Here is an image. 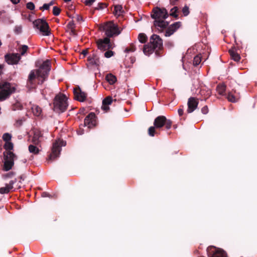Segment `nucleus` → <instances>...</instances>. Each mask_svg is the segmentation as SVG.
I'll return each instance as SVG.
<instances>
[{
    "label": "nucleus",
    "instance_id": "nucleus-1",
    "mask_svg": "<svg viewBox=\"0 0 257 257\" xmlns=\"http://www.w3.org/2000/svg\"><path fill=\"white\" fill-rule=\"evenodd\" d=\"M50 69V62L49 60H46L39 69L31 71L28 76V85L33 84L36 79L39 81V83L42 84L47 78Z\"/></svg>",
    "mask_w": 257,
    "mask_h": 257
},
{
    "label": "nucleus",
    "instance_id": "nucleus-2",
    "mask_svg": "<svg viewBox=\"0 0 257 257\" xmlns=\"http://www.w3.org/2000/svg\"><path fill=\"white\" fill-rule=\"evenodd\" d=\"M100 29L105 32V34L108 37L117 36L120 34V30L113 22L110 21L103 24Z\"/></svg>",
    "mask_w": 257,
    "mask_h": 257
},
{
    "label": "nucleus",
    "instance_id": "nucleus-3",
    "mask_svg": "<svg viewBox=\"0 0 257 257\" xmlns=\"http://www.w3.org/2000/svg\"><path fill=\"white\" fill-rule=\"evenodd\" d=\"M67 100L66 96L63 94L56 95L54 102V109L57 111H64L68 106Z\"/></svg>",
    "mask_w": 257,
    "mask_h": 257
},
{
    "label": "nucleus",
    "instance_id": "nucleus-4",
    "mask_svg": "<svg viewBox=\"0 0 257 257\" xmlns=\"http://www.w3.org/2000/svg\"><path fill=\"white\" fill-rule=\"evenodd\" d=\"M15 91V88L8 82L0 83V101L7 99Z\"/></svg>",
    "mask_w": 257,
    "mask_h": 257
},
{
    "label": "nucleus",
    "instance_id": "nucleus-5",
    "mask_svg": "<svg viewBox=\"0 0 257 257\" xmlns=\"http://www.w3.org/2000/svg\"><path fill=\"white\" fill-rule=\"evenodd\" d=\"M4 156V170L8 171L13 168L14 161L17 159V156L12 152H5Z\"/></svg>",
    "mask_w": 257,
    "mask_h": 257
},
{
    "label": "nucleus",
    "instance_id": "nucleus-6",
    "mask_svg": "<svg viewBox=\"0 0 257 257\" xmlns=\"http://www.w3.org/2000/svg\"><path fill=\"white\" fill-rule=\"evenodd\" d=\"M65 145L66 142L65 141L60 139L56 140L53 143L52 149V153L49 157L48 160L53 161L57 157H58L61 152V147L65 146Z\"/></svg>",
    "mask_w": 257,
    "mask_h": 257
},
{
    "label": "nucleus",
    "instance_id": "nucleus-7",
    "mask_svg": "<svg viewBox=\"0 0 257 257\" xmlns=\"http://www.w3.org/2000/svg\"><path fill=\"white\" fill-rule=\"evenodd\" d=\"M35 28L39 30L43 36H49L50 34L48 23L43 20L37 19L33 22Z\"/></svg>",
    "mask_w": 257,
    "mask_h": 257
},
{
    "label": "nucleus",
    "instance_id": "nucleus-8",
    "mask_svg": "<svg viewBox=\"0 0 257 257\" xmlns=\"http://www.w3.org/2000/svg\"><path fill=\"white\" fill-rule=\"evenodd\" d=\"M172 122L170 119H167L164 116L161 115L157 117L154 122V125L156 128H159L165 126L167 130L171 128Z\"/></svg>",
    "mask_w": 257,
    "mask_h": 257
},
{
    "label": "nucleus",
    "instance_id": "nucleus-9",
    "mask_svg": "<svg viewBox=\"0 0 257 257\" xmlns=\"http://www.w3.org/2000/svg\"><path fill=\"white\" fill-rule=\"evenodd\" d=\"M168 13L165 8H159L156 7L153 10L151 17L155 19V21L166 19L168 17Z\"/></svg>",
    "mask_w": 257,
    "mask_h": 257
},
{
    "label": "nucleus",
    "instance_id": "nucleus-10",
    "mask_svg": "<svg viewBox=\"0 0 257 257\" xmlns=\"http://www.w3.org/2000/svg\"><path fill=\"white\" fill-rule=\"evenodd\" d=\"M209 257H225V252L220 248H216L215 247L210 246L207 248Z\"/></svg>",
    "mask_w": 257,
    "mask_h": 257
},
{
    "label": "nucleus",
    "instance_id": "nucleus-11",
    "mask_svg": "<svg viewBox=\"0 0 257 257\" xmlns=\"http://www.w3.org/2000/svg\"><path fill=\"white\" fill-rule=\"evenodd\" d=\"M5 61L10 65H14L18 63L21 59L20 55L18 53L7 54L5 56Z\"/></svg>",
    "mask_w": 257,
    "mask_h": 257
},
{
    "label": "nucleus",
    "instance_id": "nucleus-12",
    "mask_svg": "<svg viewBox=\"0 0 257 257\" xmlns=\"http://www.w3.org/2000/svg\"><path fill=\"white\" fill-rule=\"evenodd\" d=\"M97 45L98 49L101 51H105L110 48V39L106 37L103 39H99L97 41Z\"/></svg>",
    "mask_w": 257,
    "mask_h": 257
},
{
    "label": "nucleus",
    "instance_id": "nucleus-13",
    "mask_svg": "<svg viewBox=\"0 0 257 257\" xmlns=\"http://www.w3.org/2000/svg\"><path fill=\"white\" fill-rule=\"evenodd\" d=\"M84 124L88 128L95 126L96 124L95 114L93 112L90 113L84 119Z\"/></svg>",
    "mask_w": 257,
    "mask_h": 257
},
{
    "label": "nucleus",
    "instance_id": "nucleus-14",
    "mask_svg": "<svg viewBox=\"0 0 257 257\" xmlns=\"http://www.w3.org/2000/svg\"><path fill=\"white\" fill-rule=\"evenodd\" d=\"M150 43L155 49H160L163 45V41L159 36L154 34L150 38Z\"/></svg>",
    "mask_w": 257,
    "mask_h": 257
},
{
    "label": "nucleus",
    "instance_id": "nucleus-15",
    "mask_svg": "<svg viewBox=\"0 0 257 257\" xmlns=\"http://www.w3.org/2000/svg\"><path fill=\"white\" fill-rule=\"evenodd\" d=\"M198 100L195 97H190L188 99L187 105L188 108L187 111L188 113H191L194 111L198 105Z\"/></svg>",
    "mask_w": 257,
    "mask_h": 257
},
{
    "label": "nucleus",
    "instance_id": "nucleus-16",
    "mask_svg": "<svg viewBox=\"0 0 257 257\" xmlns=\"http://www.w3.org/2000/svg\"><path fill=\"white\" fill-rule=\"evenodd\" d=\"M181 26V23L180 22H175L170 25L167 29L165 32V36L169 37L172 35Z\"/></svg>",
    "mask_w": 257,
    "mask_h": 257
},
{
    "label": "nucleus",
    "instance_id": "nucleus-17",
    "mask_svg": "<svg viewBox=\"0 0 257 257\" xmlns=\"http://www.w3.org/2000/svg\"><path fill=\"white\" fill-rule=\"evenodd\" d=\"M75 98L77 100L83 102L85 101L87 94L84 92L82 91L79 88H74L73 90Z\"/></svg>",
    "mask_w": 257,
    "mask_h": 257
},
{
    "label": "nucleus",
    "instance_id": "nucleus-18",
    "mask_svg": "<svg viewBox=\"0 0 257 257\" xmlns=\"http://www.w3.org/2000/svg\"><path fill=\"white\" fill-rule=\"evenodd\" d=\"M16 182V179L11 180L9 184H6L5 187L0 188V194H7L13 188L14 184Z\"/></svg>",
    "mask_w": 257,
    "mask_h": 257
},
{
    "label": "nucleus",
    "instance_id": "nucleus-19",
    "mask_svg": "<svg viewBox=\"0 0 257 257\" xmlns=\"http://www.w3.org/2000/svg\"><path fill=\"white\" fill-rule=\"evenodd\" d=\"M165 19L159 20L154 21V26L159 30L163 31L167 28L168 23L165 21Z\"/></svg>",
    "mask_w": 257,
    "mask_h": 257
},
{
    "label": "nucleus",
    "instance_id": "nucleus-20",
    "mask_svg": "<svg viewBox=\"0 0 257 257\" xmlns=\"http://www.w3.org/2000/svg\"><path fill=\"white\" fill-rule=\"evenodd\" d=\"M88 61L91 65H95L97 66L100 65V61L99 58L94 53H93L92 56H89L88 57Z\"/></svg>",
    "mask_w": 257,
    "mask_h": 257
},
{
    "label": "nucleus",
    "instance_id": "nucleus-21",
    "mask_svg": "<svg viewBox=\"0 0 257 257\" xmlns=\"http://www.w3.org/2000/svg\"><path fill=\"white\" fill-rule=\"evenodd\" d=\"M155 49H156L149 43V44L144 45L143 52L145 55L149 56L154 52Z\"/></svg>",
    "mask_w": 257,
    "mask_h": 257
},
{
    "label": "nucleus",
    "instance_id": "nucleus-22",
    "mask_svg": "<svg viewBox=\"0 0 257 257\" xmlns=\"http://www.w3.org/2000/svg\"><path fill=\"white\" fill-rule=\"evenodd\" d=\"M201 95L204 96L205 99L208 98L211 94V90L206 86L202 87L200 91Z\"/></svg>",
    "mask_w": 257,
    "mask_h": 257
},
{
    "label": "nucleus",
    "instance_id": "nucleus-23",
    "mask_svg": "<svg viewBox=\"0 0 257 257\" xmlns=\"http://www.w3.org/2000/svg\"><path fill=\"white\" fill-rule=\"evenodd\" d=\"M42 137L41 133L39 130H35L34 132V136L32 139V142L34 145H38L40 143L39 139Z\"/></svg>",
    "mask_w": 257,
    "mask_h": 257
},
{
    "label": "nucleus",
    "instance_id": "nucleus-24",
    "mask_svg": "<svg viewBox=\"0 0 257 257\" xmlns=\"http://www.w3.org/2000/svg\"><path fill=\"white\" fill-rule=\"evenodd\" d=\"M229 53L231 58L235 61L238 62L240 60V57L239 55L236 52L234 48H232L229 50Z\"/></svg>",
    "mask_w": 257,
    "mask_h": 257
},
{
    "label": "nucleus",
    "instance_id": "nucleus-25",
    "mask_svg": "<svg viewBox=\"0 0 257 257\" xmlns=\"http://www.w3.org/2000/svg\"><path fill=\"white\" fill-rule=\"evenodd\" d=\"M123 11L122 7L121 5H116L114 6L113 14L115 16L118 17L122 15Z\"/></svg>",
    "mask_w": 257,
    "mask_h": 257
},
{
    "label": "nucleus",
    "instance_id": "nucleus-26",
    "mask_svg": "<svg viewBox=\"0 0 257 257\" xmlns=\"http://www.w3.org/2000/svg\"><path fill=\"white\" fill-rule=\"evenodd\" d=\"M105 79L110 85L114 84L117 80L116 77L111 73L107 74Z\"/></svg>",
    "mask_w": 257,
    "mask_h": 257
},
{
    "label": "nucleus",
    "instance_id": "nucleus-27",
    "mask_svg": "<svg viewBox=\"0 0 257 257\" xmlns=\"http://www.w3.org/2000/svg\"><path fill=\"white\" fill-rule=\"evenodd\" d=\"M36 145H30L29 146V151L34 155H37L39 153L40 150L36 146Z\"/></svg>",
    "mask_w": 257,
    "mask_h": 257
},
{
    "label": "nucleus",
    "instance_id": "nucleus-28",
    "mask_svg": "<svg viewBox=\"0 0 257 257\" xmlns=\"http://www.w3.org/2000/svg\"><path fill=\"white\" fill-rule=\"evenodd\" d=\"M32 110L35 116H39L41 114L42 109L37 105H33L32 107Z\"/></svg>",
    "mask_w": 257,
    "mask_h": 257
},
{
    "label": "nucleus",
    "instance_id": "nucleus-29",
    "mask_svg": "<svg viewBox=\"0 0 257 257\" xmlns=\"http://www.w3.org/2000/svg\"><path fill=\"white\" fill-rule=\"evenodd\" d=\"M225 85L224 84H220L217 86L216 91L220 95H223L225 91Z\"/></svg>",
    "mask_w": 257,
    "mask_h": 257
},
{
    "label": "nucleus",
    "instance_id": "nucleus-30",
    "mask_svg": "<svg viewBox=\"0 0 257 257\" xmlns=\"http://www.w3.org/2000/svg\"><path fill=\"white\" fill-rule=\"evenodd\" d=\"M4 148L6 150L5 152H12L11 151L14 148V145L12 142H8L5 143Z\"/></svg>",
    "mask_w": 257,
    "mask_h": 257
},
{
    "label": "nucleus",
    "instance_id": "nucleus-31",
    "mask_svg": "<svg viewBox=\"0 0 257 257\" xmlns=\"http://www.w3.org/2000/svg\"><path fill=\"white\" fill-rule=\"evenodd\" d=\"M139 41L142 43H145L147 40V37L144 33H140L138 36Z\"/></svg>",
    "mask_w": 257,
    "mask_h": 257
},
{
    "label": "nucleus",
    "instance_id": "nucleus-32",
    "mask_svg": "<svg viewBox=\"0 0 257 257\" xmlns=\"http://www.w3.org/2000/svg\"><path fill=\"white\" fill-rule=\"evenodd\" d=\"M12 135L9 133H5L3 136V139L6 142H10Z\"/></svg>",
    "mask_w": 257,
    "mask_h": 257
},
{
    "label": "nucleus",
    "instance_id": "nucleus-33",
    "mask_svg": "<svg viewBox=\"0 0 257 257\" xmlns=\"http://www.w3.org/2000/svg\"><path fill=\"white\" fill-rule=\"evenodd\" d=\"M201 61V56L199 55H197L194 58L193 65L197 66L200 63Z\"/></svg>",
    "mask_w": 257,
    "mask_h": 257
},
{
    "label": "nucleus",
    "instance_id": "nucleus-34",
    "mask_svg": "<svg viewBox=\"0 0 257 257\" xmlns=\"http://www.w3.org/2000/svg\"><path fill=\"white\" fill-rule=\"evenodd\" d=\"M178 8L176 7H175L174 8H173L171 11H170V15L171 16H173L175 18H177L178 17V15H177V12L178 11Z\"/></svg>",
    "mask_w": 257,
    "mask_h": 257
},
{
    "label": "nucleus",
    "instance_id": "nucleus-35",
    "mask_svg": "<svg viewBox=\"0 0 257 257\" xmlns=\"http://www.w3.org/2000/svg\"><path fill=\"white\" fill-rule=\"evenodd\" d=\"M112 98L111 97L108 96L104 99L102 101L103 104L109 105L112 103Z\"/></svg>",
    "mask_w": 257,
    "mask_h": 257
},
{
    "label": "nucleus",
    "instance_id": "nucleus-36",
    "mask_svg": "<svg viewBox=\"0 0 257 257\" xmlns=\"http://www.w3.org/2000/svg\"><path fill=\"white\" fill-rule=\"evenodd\" d=\"M28 49V47L27 45H24L20 49L19 51L21 52V55H24Z\"/></svg>",
    "mask_w": 257,
    "mask_h": 257
},
{
    "label": "nucleus",
    "instance_id": "nucleus-37",
    "mask_svg": "<svg viewBox=\"0 0 257 257\" xmlns=\"http://www.w3.org/2000/svg\"><path fill=\"white\" fill-rule=\"evenodd\" d=\"M136 50V48L135 46L133 44H132L130 46V47L126 48L125 49L124 51H125V52H126V53L133 52Z\"/></svg>",
    "mask_w": 257,
    "mask_h": 257
},
{
    "label": "nucleus",
    "instance_id": "nucleus-38",
    "mask_svg": "<svg viewBox=\"0 0 257 257\" xmlns=\"http://www.w3.org/2000/svg\"><path fill=\"white\" fill-rule=\"evenodd\" d=\"M155 126H151L149 128V130H148V133H149V135L151 136V137H153L155 135Z\"/></svg>",
    "mask_w": 257,
    "mask_h": 257
},
{
    "label": "nucleus",
    "instance_id": "nucleus-39",
    "mask_svg": "<svg viewBox=\"0 0 257 257\" xmlns=\"http://www.w3.org/2000/svg\"><path fill=\"white\" fill-rule=\"evenodd\" d=\"M15 175V173L14 172H10L5 175H3V177L5 179L11 178H13Z\"/></svg>",
    "mask_w": 257,
    "mask_h": 257
},
{
    "label": "nucleus",
    "instance_id": "nucleus-40",
    "mask_svg": "<svg viewBox=\"0 0 257 257\" xmlns=\"http://www.w3.org/2000/svg\"><path fill=\"white\" fill-rule=\"evenodd\" d=\"M227 99L229 101L232 102H235L237 101V99L231 93L228 94Z\"/></svg>",
    "mask_w": 257,
    "mask_h": 257
},
{
    "label": "nucleus",
    "instance_id": "nucleus-41",
    "mask_svg": "<svg viewBox=\"0 0 257 257\" xmlns=\"http://www.w3.org/2000/svg\"><path fill=\"white\" fill-rule=\"evenodd\" d=\"M182 13L184 16H187L189 14V7L187 6H185L182 9Z\"/></svg>",
    "mask_w": 257,
    "mask_h": 257
},
{
    "label": "nucleus",
    "instance_id": "nucleus-42",
    "mask_svg": "<svg viewBox=\"0 0 257 257\" xmlns=\"http://www.w3.org/2000/svg\"><path fill=\"white\" fill-rule=\"evenodd\" d=\"M60 12V9L57 7H54L53 9V15L55 16H58L59 15Z\"/></svg>",
    "mask_w": 257,
    "mask_h": 257
},
{
    "label": "nucleus",
    "instance_id": "nucleus-43",
    "mask_svg": "<svg viewBox=\"0 0 257 257\" xmlns=\"http://www.w3.org/2000/svg\"><path fill=\"white\" fill-rule=\"evenodd\" d=\"M113 55V52L112 51H107L104 53V56L107 58H110Z\"/></svg>",
    "mask_w": 257,
    "mask_h": 257
},
{
    "label": "nucleus",
    "instance_id": "nucleus-44",
    "mask_svg": "<svg viewBox=\"0 0 257 257\" xmlns=\"http://www.w3.org/2000/svg\"><path fill=\"white\" fill-rule=\"evenodd\" d=\"M27 8L30 10H33L35 9V5L33 3L29 2L27 4Z\"/></svg>",
    "mask_w": 257,
    "mask_h": 257
},
{
    "label": "nucleus",
    "instance_id": "nucleus-45",
    "mask_svg": "<svg viewBox=\"0 0 257 257\" xmlns=\"http://www.w3.org/2000/svg\"><path fill=\"white\" fill-rule=\"evenodd\" d=\"M22 108L21 105L19 103H17L13 106V109L15 110L16 109H21Z\"/></svg>",
    "mask_w": 257,
    "mask_h": 257
},
{
    "label": "nucleus",
    "instance_id": "nucleus-46",
    "mask_svg": "<svg viewBox=\"0 0 257 257\" xmlns=\"http://www.w3.org/2000/svg\"><path fill=\"white\" fill-rule=\"evenodd\" d=\"M105 7H106V5L105 4L100 3L98 4V7L95 8V9H97V10L103 9Z\"/></svg>",
    "mask_w": 257,
    "mask_h": 257
},
{
    "label": "nucleus",
    "instance_id": "nucleus-47",
    "mask_svg": "<svg viewBox=\"0 0 257 257\" xmlns=\"http://www.w3.org/2000/svg\"><path fill=\"white\" fill-rule=\"evenodd\" d=\"M201 112L202 113H203L204 114H207L208 112V108L207 106H205L203 107L201 109Z\"/></svg>",
    "mask_w": 257,
    "mask_h": 257
},
{
    "label": "nucleus",
    "instance_id": "nucleus-48",
    "mask_svg": "<svg viewBox=\"0 0 257 257\" xmlns=\"http://www.w3.org/2000/svg\"><path fill=\"white\" fill-rule=\"evenodd\" d=\"M95 1V0H86L85 4L88 6H90Z\"/></svg>",
    "mask_w": 257,
    "mask_h": 257
},
{
    "label": "nucleus",
    "instance_id": "nucleus-49",
    "mask_svg": "<svg viewBox=\"0 0 257 257\" xmlns=\"http://www.w3.org/2000/svg\"><path fill=\"white\" fill-rule=\"evenodd\" d=\"M101 108L105 112L109 110V108L108 107V105L103 104V103H102V106H101Z\"/></svg>",
    "mask_w": 257,
    "mask_h": 257
},
{
    "label": "nucleus",
    "instance_id": "nucleus-50",
    "mask_svg": "<svg viewBox=\"0 0 257 257\" xmlns=\"http://www.w3.org/2000/svg\"><path fill=\"white\" fill-rule=\"evenodd\" d=\"M15 31L17 34H19L22 31V27L21 26L17 27H16Z\"/></svg>",
    "mask_w": 257,
    "mask_h": 257
},
{
    "label": "nucleus",
    "instance_id": "nucleus-51",
    "mask_svg": "<svg viewBox=\"0 0 257 257\" xmlns=\"http://www.w3.org/2000/svg\"><path fill=\"white\" fill-rule=\"evenodd\" d=\"M42 8L43 9L47 10L49 9L50 6L48 4H45L43 5Z\"/></svg>",
    "mask_w": 257,
    "mask_h": 257
},
{
    "label": "nucleus",
    "instance_id": "nucleus-52",
    "mask_svg": "<svg viewBox=\"0 0 257 257\" xmlns=\"http://www.w3.org/2000/svg\"><path fill=\"white\" fill-rule=\"evenodd\" d=\"M74 19L78 22H80L82 20V17L78 15H77L76 17L74 18Z\"/></svg>",
    "mask_w": 257,
    "mask_h": 257
},
{
    "label": "nucleus",
    "instance_id": "nucleus-53",
    "mask_svg": "<svg viewBox=\"0 0 257 257\" xmlns=\"http://www.w3.org/2000/svg\"><path fill=\"white\" fill-rule=\"evenodd\" d=\"M183 109L182 108H180L178 110V114L180 116H181L183 115Z\"/></svg>",
    "mask_w": 257,
    "mask_h": 257
},
{
    "label": "nucleus",
    "instance_id": "nucleus-54",
    "mask_svg": "<svg viewBox=\"0 0 257 257\" xmlns=\"http://www.w3.org/2000/svg\"><path fill=\"white\" fill-rule=\"evenodd\" d=\"M3 69H4V65L0 64V75L3 73Z\"/></svg>",
    "mask_w": 257,
    "mask_h": 257
},
{
    "label": "nucleus",
    "instance_id": "nucleus-55",
    "mask_svg": "<svg viewBox=\"0 0 257 257\" xmlns=\"http://www.w3.org/2000/svg\"><path fill=\"white\" fill-rule=\"evenodd\" d=\"M11 1L14 4H18L20 0H11Z\"/></svg>",
    "mask_w": 257,
    "mask_h": 257
},
{
    "label": "nucleus",
    "instance_id": "nucleus-56",
    "mask_svg": "<svg viewBox=\"0 0 257 257\" xmlns=\"http://www.w3.org/2000/svg\"><path fill=\"white\" fill-rule=\"evenodd\" d=\"M87 50H84L82 52V54H83L84 56L86 55L87 54Z\"/></svg>",
    "mask_w": 257,
    "mask_h": 257
},
{
    "label": "nucleus",
    "instance_id": "nucleus-57",
    "mask_svg": "<svg viewBox=\"0 0 257 257\" xmlns=\"http://www.w3.org/2000/svg\"><path fill=\"white\" fill-rule=\"evenodd\" d=\"M49 6L50 7L51 6L53 5L54 4V2L53 1L50 2L49 4H48Z\"/></svg>",
    "mask_w": 257,
    "mask_h": 257
},
{
    "label": "nucleus",
    "instance_id": "nucleus-58",
    "mask_svg": "<svg viewBox=\"0 0 257 257\" xmlns=\"http://www.w3.org/2000/svg\"><path fill=\"white\" fill-rule=\"evenodd\" d=\"M2 45V43L1 41H0V47Z\"/></svg>",
    "mask_w": 257,
    "mask_h": 257
},
{
    "label": "nucleus",
    "instance_id": "nucleus-59",
    "mask_svg": "<svg viewBox=\"0 0 257 257\" xmlns=\"http://www.w3.org/2000/svg\"><path fill=\"white\" fill-rule=\"evenodd\" d=\"M65 1H70L71 0H64Z\"/></svg>",
    "mask_w": 257,
    "mask_h": 257
}]
</instances>
